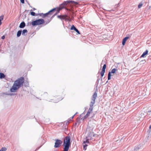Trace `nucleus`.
Segmentation results:
<instances>
[{
    "mask_svg": "<svg viewBox=\"0 0 151 151\" xmlns=\"http://www.w3.org/2000/svg\"><path fill=\"white\" fill-rule=\"evenodd\" d=\"M24 82V78L21 77L15 81L12 86L11 88L10 91L12 92H15L21 87Z\"/></svg>",
    "mask_w": 151,
    "mask_h": 151,
    "instance_id": "nucleus-1",
    "label": "nucleus"
},
{
    "mask_svg": "<svg viewBox=\"0 0 151 151\" xmlns=\"http://www.w3.org/2000/svg\"><path fill=\"white\" fill-rule=\"evenodd\" d=\"M71 144V139L70 136H67L64 139L63 144V151H68Z\"/></svg>",
    "mask_w": 151,
    "mask_h": 151,
    "instance_id": "nucleus-2",
    "label": "nucleus"
},
{
    "mask_svg": "<svg viewBox=\"0 0 151 151\" xmlns=\"http://www.w3.org/2000/svg\"><path fill=\"white\" fill-rule=\"evenodd\" d=\"M45 23L44 20L42 19H36L33 20L30 23L32 26L34 27L37 25L42 24Z\"/></svg>",
    "mask_w": 151,
    "mask_h": 151,
    "instance_id": "nucleus-3",
    "label": "nucleus"
},
{
    "mask_svg": "<svg viewBox=\"0 0 151 151\" xmlns=\"http://www.w3.org/2000/svg\"><path fill=\"white\" fill-rule=\"evenodd\" d=\"M71 3L73 4H78V3L76 1L72 0H67L63 1L62 3L61 4L59 5V6L60 7H61V9H63L65 8V6H66Z\"/></svg>",
    "mask_w": 151,
    "mask_h": 151,
    "instance_id": "nucleus-4",
    "label": "nucleus"
},
{
    "mask_svg": "<svg viewBox=\"0 0 151 151\" xmlns=\"http://www.w3.org/2000/svg\"><path fill=\"white\" fill-rule=\"evenodd\" d=\"M55 141L54 147L55 148H58L60 147L63 143V142L60 139H55Z\"/></svg>",
    "mask_w": 151,
    "mask_h": 151,
    "instance_id": "nucleus-5",
    "label": "nucleus"
},
{
    "mask_svg": "<svg viewBox=\"0 0 151 151\" xmlns=\"http://www.w3.org/2000/svg\"><path fill=\"white\" fill-rule=\"evenodd\" d=\"M106 64H104L103 66L102 70L100 72V74L101 75V81H102V77L104 76V73H105V69L106 68Z\"/></svg>",
    "mask_w": 151,
    "mask_h": 151,
    "instance_id": "nucleus-6",
    "label": "nucleus"
},
{
    "mask_svg": "<svg viewBox=\"0 0 151 151\" xmlns=\"http://www.w3.org/2000/svg\"><path fill=\"white\" fill-rule=\"evenodd\" d=\"M143 145V144H140L137 146L135 147L134 149V151H137L139 150L142 149Z\"/></svg>",
    "mask_w": 151,
    "mask_h": 151,
    "instance_id": "nucleus-7",
    "label": "nucleus"
},
{
    "mask_svg": "<svg viewBox=\"0 0 151 151\" xmlns=\"http://www.w3.org/2000/svg\"><path fill=\"white\" fill-rule=\"evenodd\" d=\"M97 93L96 92H95L93 95L92 98H91L92 101L95 102V100L96 97H97Z\"/></svg>",
    "mask_w": 151,
    "mask_h": 151,
    "instance_id": "nucleus-8",
    "label": "nucleus"
},
{
    "mask_svg": "<svg viewBox=\"0 0 151 151\" xmlns=\"http://www.w3.org/2000/svg\"><path fill=\"white\" fill-rule=\"evenodd\" d=\"M63 99L62 98H58V99L55 100V99H50V100H48V101L50 102H54L55 103H57L59 102L61 100Z\"/></svg>",
    "mask_w": 151,
    "mask_h": 151,
    "instance_id": "nucleus-9",
    "label": "nucleus"
},
{
    "mask_svg": "<svg viewBox=\"0 0 151 151\" xmlns=\"http://www.w3.org/2000/svg\"><path fill=\"white\" fill-rule=\"evenodd\" d=\"M129 38V37H126L124 38L122 40V45L124 46L125 45V43L126 42V41Z\"/></svg>",
    "mask_w": 151,
    "mask_h": 151,
    "instance_id": "nucleus-10",
    "label": "nucleus"
},
{
    "mask_svg": "<svg viewBox=\"0 0 151 151\" xmlns=\"http://www.w3.org/2000/svg\"><path fill=\"white\" fill-rule=\"evenodd\" d=\"M26 26V24L24 21H22L20 24L19 27L20 28H24Z\"/></svg>",
    "mask_w": 151,
    "mask_h": 151,
    "instance_id": "nucleus-11",
    "label": "nucleus"
},
{
    "mask_svg": "<svg viewBox=\"0 0 151 151\" xmlns=\"http://www.w3.org/2000/svg\"><path fill=\"white\" fill-rule=\"evenodd\" d=\"M148 51L147 50H146L145 52H143L142 54L140 56V58H144L145 56L148 54Z\"/></svg>",
    "mask_w": 151,
    "mask_h": 151,
    "instance_id": "nucleus-12",
    "label": "nucleus"
},
{
    "mask_svg": "<svg viewBox=\"0 0 151 151\" xmlns=\"http://www.w3.org/2000/svg\"><path fill=\"white\" fill-rule=\"evenodd\" d=\"M93 133L94 132H91L88 133V137L90 138V140L93 139Z\"/></svg>",
    "mask_w": 151,
    "mask_h": 151,
    "instance_id": "nucleus-13",
    "label": "nucleus"
},
{
    "mask_svg": "<svg viewBox=\"0 0 151 151\" xmlns=\"http://www.w3.org/2000/svg\"><path fill=\"white\" fill-rule=\"evenodd\" d=\"M62 17H65V20L70 21L71 20L70 19H68L69 18V17L67 15L65 14L62 15Z\"/></svg>",
    "mask_w": 151,
    "mask_h": 151,
    "instance_id": "nucleus-14",
    "label": "nucleus"
},
{
    "mask_svg": "<svg viewBox=\"0 0 151 151\" xmlns=\"http://www.w3.org/2000/svg\"><path fill=\"white\" fill-rule=\"evenodd\" d=\"M56 8H53L48 12L49 15H51L55 11Z\"/></svg>",
    "mask_w": 151,
    "mask_h": 151,
    "instance_id": "nucleus-15",
    "label": "nucleus"
},
{
    "mask_svg": "<svg viewBox=\"0 0 151 151\" xmlns=\"http://www.w3.org/2000/svg\"><path fill=\"white\" fill-rule=\"evenodd\" d=\"M117 69L115 68H114L111 70V71H109V73H110V74H111V73L114 74L116 73V71H117Z\"/></svg>",
    "mask_w": 151,
    "mask_h": 151,
    "instance_id": "nucleus-16",
    "label": "nucleus"
},
{
    "mask_svg": "<svg viewBox=\"0 0 151 151\" xmlns=\"http://www.w3.org/2000/svg\"><path fill=\"white\" fill-rule=\"evenodd\" d=\"M27 29H24L22 31V35L24 36H26L27 35Z\"/></svg>",
    "mask_w": 151,
    "mask_h": 151,
    "instance_id": "nucleus-17",
    "label": "nucleus"
},
{
    "mask_svg": "<svg viewBox=\"0 0 151 151\" xmlns=\"http://www.w3.org/2000/svg\"><path fill=\"white\" fill-rule=\"evenodd\" d=\"M22 32V30L20 29L18 31L17 33V37H19L21 35Z\"/></svg>",
    "mask_w": 151,
    "mask_h": 151,
    "instance_id": "nucleus-18",
    "label": "nucleus"
},
{
    "mask_svg": "<svg viewBox=\"0 0 151 151\" xmlns=\"http://www.w3.org/2000/svg\"><path fill=\"white\" fill-rule=\"evenodd\" d=\"M56 8L55 11H56V12L57 13V14L60 12V10L61 9V7H60L59 6V7L55 8Z\"/></svg>",
    "mask_w": 151,
    "mask_h": 151,
    "instance_id": "nucleus-19",
    "label": "nucleus"
},
{
    "mask_svg": "<svg viewBox=\"0 0 151 151\" xmlns=\"http://www.w3.org/2000/svg\"><path fill=\"white\" fill-rule=\"evenodd\" d=\"M5 77V74L3 73H0V79H2L3 78H4Z\"/></svg>",
    "mask_w": 151,
    "mask_h": 151,
    "instance_id": "nucleus-20",
    "label": "nucleus"
},
{
    "mask_svg": "<svg viewBox=\"0 0 151 151\" xmlns=\"http://www.w3.org/2000/svg\"><path fill=\"white\" fill-rule=\"evenodd\" d=\"M30 14L32 16H38L37 14H36L34 12L32 11V10L30 11Z\"/></svg>",
    "mask_w": 151,
    "mask_h": 151,
    "instance_id": "nucleus-21",
    "label": "nucleus"
},
{
    "mask_svg": "<svg viewBox=\"0 0 151 151\" xmlns=\"http://www.w3.org/2000/svg\"><path fill=\"white\" fill-rule=\"evenodd\" d=\"M147 116L148 117H151V110H149L147 111Z\"/></svg>",
    "mask_w": 151,
    "mask_h": 151,
    "instance_id": "nucleus-22",
    "label": "nucleus"
},
{
    "mask_svg": "<svg viewBox=\"0 0 151 151\" xmlns=\"http://www.w3.org/2000/svg\"><path fill=\"white\" fill-rule=\"evenodd\" d=\"M24 86L26 87H28L29 86V83L28 81H24Z\"/></svg>",
    "mask_w": 151,
    "mask_h": 151,
    "instance_id": "nucleus-23",
    "label": "nucleus"
},
{
    "mask_svg": "<svg viewBox=\"0 0 151 151\" xmlns=\"http://www.w3.org/2000/svg\"><path fill=\"white\" fill-rule=\"evenodd\" d=\"M95 103V102L91 101L90 104V107L93 108V106Z\"/></svg>",
    "mask_w": 151,
    "mask_h": 151,
    "instance_id": "nucleus-24",
    "label": "nucleus"
},
{
    "mask_svg": "<svg viewBox=\"0 0 151 151\" xmlns=\"http://www.w3.org/2000/svg\"><path fill=\"white\" fill-rule=\"evenodd\" d=\"M97 78H98V79L96 82V84H95V85L96 86V87L97 88V86H98V84L99 83V81L100 80V78H99V77L98 76L97 77Z\"/></svg>",
    "mask_w": 151,
    "mask_h": 151,
    "instance_id": "nucleus-25",
    "label": "nucleus"
},
{
    "mask_svg": "<svg viewBox=\"0 0 151 151\" xmlns=\"http://www.w3.org/2000/svg\"><path fill=\"white\" fill-rule=\"evenodd\" d=\"M91 113L90 112H89V111H87L86 114L84 116V118L86 119L87 118L88 116H89V114Z\"/></svg>",
    "mask_w": 151,
    "mask_h": 151,
    "instance_id": "nucleus-26",
    "label": "nucleus"
},
{
    "mask_svg": "<svg viewBox=\"0 0 151 151\" xmlns=\"http://www.w3.org/2000/svg\"><path fill=\"white\" fill-rule=\"evenodd\" d=\"M76 28V27L74 26V25H73L70 28V30H75Z\"/></svg>",
    "mask_w": 151,
    "mask_h": 151,
    "instance_id": "nucleus-27",
    "label": "nucleus"
},
{
    "mask_svg": "<svg viewBox=\"0 0 151 151\" xmlns=\"http://www.w3.org/2000/svg\"><path fill=\"white\" fill-rule=\"evenodd\" d=\"M4 15H2L0 17V22H2L1 21L3 20L4 18Z\"/></svg>",
    "mask_w": 151,
    "mask_h": 151,
    "instance_id": "nucleus-28",
    "label": "nucleus"
},
{
    "mask_svg": "<svg viewBox=\"0 0 151 151\" xmlns=\"http://www.w3.org/2000/svg\"><path fill=\"white\" fill-rule=\"evenodd\" d=\"M49 15V14L48 12L46 13L43 14V16H42V17L44 18L46 17H48V15Z\"/></svg>",
    "mask_w": 151,
    "mask_h": 151,
    "instance_id": "nucleus-29",
    "label": "nucleus"
},
{
    "mask_svg": "<svg viewBox=\"0 0 151 151\" xmlns=\"http://www.w3.org/2000/svg\"><path fill=\"white\" fill-rule=\"evenodd\" d=\"M111 75L110 74V73H108V80H109L111 79Z\"/></svg>",
    "mask_w": 151,
    "mask_h": 151,
    "instance_id": "nucleus-30",
    "label": "nucleus"
},
{
    "mask_svg": "<svg viewBox=\"0 0 151 151\" xmlns=\"http://www.w3.org/2000/svg\"><path fill=\"white\" fill-rule=\"evenodd\" d=\"M88 145L87 144H85L83 145V148L84 150H86L87 149V147Z\"/></svg>",
    "mask_w": 151,
    "mask_h": 151,
    "instance_id": "nucleus-31",
    "label": "nucleus"
},
{
    "mask_svg": "<svg viewBox=\"0 0 151 151\" xmlns=\"http://www.w3.org/2000/svg\"><path fill=\"white\" fill-rule=\"evenodd\" d=\"M6 150V148L5 147H2L1 149L0 150V151H5Z\"/></svg>",
    "mask_w": 151,
    "mask_h": 151,
    "instance_id": "nucleus-32",
    "label": "nucleus"
},
{
    "mask_svg": "<svg viewBox=\"0 0 151 151\" xmlns=\"http://www.w3.org/2000/svg\"><path fill=\"white\" fill-rule=\"evenodd\" d=\"M51 21V20L49 19H48L47 21L45 22L46 23L45 25H46L48 24Z\"/></svg>",
    "mask_w": 151,
    "mask_h": 151,
    "instance_id": "nucleus-33",
    "label": "nucleus"
},
{
    "mask_svg": "<svg viewBox=\"0 0 151 151\" xmlns=\"http://www.w3.org/2000/svg\"><path fill=\"white\" fill-rule=\"evenodd\" d=\"M74 31H75L78 34H80V32L76 28Z\"/></svg>",
    "mask_w": 151,
    "mask_h": 151,
    "instance_id": "nucleus-34",
    "label": "nucleus"
},
{
    "mask_svg": "<svg viewBox=\"0 0 151 151\" xmlns=\"http://www.w3.org/2000/svg\"><path fill=\"white\" fill-rule=\"evenodd\" d=\"M87 137H86V143H89V140H90V139H87Z\"/></svg>",
    "mask_w": 151,
    "mask_h": 151,
    "instance_id": "nucleus-35",
    "label": "nucleus"
},
{
    "mask_svg": "<svg viewBox=\"0 0 151 151\" xmlns=\"http://www.w3.org/2000/svg\"><path fill=\"white\" fill-rule=\"evenodd\" d=\"M142 5V3H140L138 5V8H140Z\"/></svg>",
    "mask_w": 151,
    "mask_h": 151,
    "instance_id": "nucleus-36",
    "label": "nucleus"
},
{
    "mask_svg": "<svg viewBox=\"0 0 151 151\" xmlns=\"http://www.w3.org/2000/svg\"><path fill=\"white\" fill-rule=\"evenodd\" d=\"M93 108H89V109H88V111H89V112H91V111H92L93 110Z\"/></svg>",
    "mask_w": 151,
    "mask_h": 151,
    "instance_id": "nucleus-37",
    "label": "nucleus"
},
{
    "mask_svg": "<svg viewBox=\"0 0 151 151\" xmlns=\"http://www.w3.org/2000/svg\"><path fill=\"white\" fill-rule=\"evenodd\" d=\"M38 15H39L40 17H42V16H43V13H39L37 14Z\"/></svg>",
    "mask_w": 151,
    "mask_h": 151,
    "instance_id": "nucleus-38",
    "label": "nucleus"
},
{
    "mask_svg": "<svg viewBox=\"0 0 151 151\" xmlns=\"http://www.w3.org/2000/svg\"><path fill=\"white\" fill-rule=\"evenodd\" d=\"M81 115H80V116H79V119H82V120H83V119H85L84 118H84H81Z\"/></svg>",
    "mask_w": 151,
    "mask_h": 151,
    "instance_id": "nucleus-39",
    "label": "nucleus"
},
{
    "mask_svg": "<svg viewBox=\"0 0 151 151\" xmlns=\"http://www.w3.org/2000/svg\"><path fill=\"white\" fill-rule=\"evenodd\" d=\"M21 3L22 4L24 3V0H20Z\"/></svg>",
    "mask_w": 151,
    "mask_h": 151,
    "instance_id": "nucleus-40",
    "label": "nucleus"
},
{
    "mask_svg": "<svg viewBox=\"0 0 151 151\" xmlns=\"http://www.w3.org/2000/svg\"><path fill=\"white\" fill-rule=\"evenodd\" d=\"M74 116V115H73L71 117H70L69 118V120L70 121H71L72 120V119L73 118V117Z\"/></svg>",
    "mask_w": 151,
    "mask_h": 151,
    "instance_id": "nucleus-41",
    "label": "nucleus"
},
{
    "mask_svg": "<svg viewBox=\"0 0 151 151\" xmlns=\"http://www.w3.org/2000/svg\"><path fill=\"white\" fill-rule=\"evenodd\" d=\"M61 19H61V20H65V17H62V15H61Z\"/></svg>",
    "mask_w": 151,
    "mask_h": 151,
    "instance_id": "nucleus-42",
    "label": "nucleus"
},
{
    "mask_svg": "<svg viewBox=\"0 0 151 151\" xmlns=\"http://www.w3.org/2000/svg\"><path fill=\"white\" fill-rule=\"evenodd\" d=\"M5 37V36L4 35H3V36H2L1 37V39L2 40H4Z\"/></svg>",
    "mask_w": 151,
    "mask_h": 151,
    "instance_id": "nucleus-43",
    "label": "nucleus"
},
{
    "mask_svg": "<svg viewBox=\"0 0 151 151\" xmlns=\"http://www.w3.org/2000/svg\"><path fill=\"white\" fill-rule=\"evenodd\" d=\"M16 94L15 93H10L9 95H10V96H13L16 95Z\"/></svg>",
    "mask_w": 151,
    "mask_h": 151,
    "instance_id": "nucleus-44",
    "label": "nucleus"
},
{
    "mask_svg": "<svg viewBox=\"0 0 151 151\" xmlns=\"http://www.w3.org/2000/svg\"><path fill=\"white\" fill-rule=\"evenodd\" d=\"M54 16L53 15H52L50 18L49 19L51 20L53 19V18L54 17Z\"/></svg>",
    "mask_w": 151,
    "mask_h": 151,
    "instance_id": "nucleus-45",
    "label": "nucleus"
},
{
    "mask_svg": "<svg viewBox=\"0 0 151 151\" xmlns=\"http://www.w3.org/2000/svg\"><path fill=\"white\" fill-rule=\"evenodd\" d=\"M93 137H97V135L96 134H93Z\"/></svg>",
    "mask_w": 151,
    "mask_h": 151,
    "instance_id": "nucleus-46",
    "label": "nucleus"
},
{
    "mask_svg": "<svg viewBox=\"0 0 151 151\" xmlns=\"http://www.w3.org/2000/svg\"><path fill=\"white\" fill-rule=\"evenodd\" d=\"M41 147V146H40V147L37 148L35 150V151H36L37 150H38V149H39Z\"/></svg>",
    "mask_w": 151,
    "mask_h": 151,
    "instance_id": "nucleus-47",
    "label": "nucleus"
},
{
    "mask_svg": "<svg viewBox=\"0 0 151 151\" xmlns=\"http://www.w3.org/2000/svg\"><path fill=\"white\" fill-rule=\"evenodd\" d=\"M44 96H47V92H45L44 93Z\"/></svg>",
    "mask_w": 151,
    "mask_h": 151,
    "instance_id": "nucleus-48",
    "label": "nucleus"
},
{
    "mask_svg": "<svg viewBox=\"0 0 151 151\" xmlns=\"http://www.w3.org/2000/svg\"><path fill=\"white\" fill-rule=\"evenodd\" d=\"M61 15H58L57 16V17L58 18L60 19H61Z\"/></svg>",
    "mask_w": 151,
    "mask_h": 151,
    "instance_id": "nucleus-49",
    "label": "nucleus"
},
{
    "mask_svg": "<svg viewBox=\"0 0 151 151\" xmlns=\"http://www.w3.org/2000/svg\"><path fill=\"white\" fill-rule=\"evenodd\" d=\"M86 140L84 141V140L83 141V144H86Z\"/></svg>",
    "mask_w": 151,
    "mask_h": 151,
    "instance_id": "nucleus-50",
    "label": "nucleus"
},
{
    "mask_svg": "<svg viewBox=\"0 0 151 151\" xmlns=\"http://www.w3.org/2000/svg\"><path fill=\"white\" fill-rule=\"evenodd\" d=\"M25 1H26V2H27V3L29 5H30V4H29V2H28L27 1V0H25Z\"/></svg>",
    "mask_w": 151,
    "mask_h": 151,
    "instance_id": "nucleus-51",
    "label": "nucleus"
},
{
    "mask_svg": "<svg viewBox=\"0 0 151 151\" xmlns=\"http://www.w3.org/2000/svg\"><path fill=\"white\" fill-rule=\"evenodd\" d=\"M57 14V13H55L54 15H53L55 16V15H56Z\"/></svg>",
    "mask_w": 151,
    "mask_h": 151,
    "instance_id": "nucleus-52",
    "label": "nucleus"
},
{
    "mask_svg": "<svg viewBox=\"0 0 151 151\" xmlns=\"http://www.w3.org/2000/svg\"><path fill=\"white\" fill-rule=\"evenodd\" d=\"M149 129H151V124L150 126L149 127Z\"/></svg>",
    "mask_w": 151,
    "mask_h": 151,
    "instance_id": "nucleus-53",
    "label": "nucleus"
},
{
    "mask_svg": "<svg viewBox=\"0 0 151 151\" xmlns=\"http://www.w3.org/2000/svg\"><path fill=\"white\" fill-rule=\"evenodd\" d=\"M78 113V112H76L73 115H74V116H75Z\"/></svg>",
    "mask_w": 151,
    "mask_h": 151,
    "instance_id": "nucleus-54",
    "label": "nucleus"
},
{
    "mask_svg": "<svg viewBox=\"0 0 151 151\" xmlns=\"http://www.w3.org/2000/svg\"><path fill=\"white\" fill-rule=\"evenodd\" d=\"M2 24V22H0V26Z\"/></svg>",
    "mask_w": 151,
    "mask_h": 151,
    "instance_id": "nucleus-55",
    "label": "nucleus"
},
{
    "mask_svg": "<svg viewBox=\"0 0 151 151\" xmlns=\"http://www.w3.org/2000/svg\"><path fill=\"white\" fill-rule=\"evenodd\" d=\"M33 9L34 10H36V9L35 8H33Z\"/></svg>",
    "mask_w": 151,
    "mask_h": 151,
    "instance_id": "nucleus-56",
    "label": "nucleus"
},
{
    "mask_svg": "<svg viewBox=\"0 0 151 151\" xmlns=\"http://www.w3.org/2000/svg\"><path fill=\"white\" fill-rule=\"evenodd\" d=\"M142 62H145V60H142Z\"/></svg>",
    "mask_w": 151,
    "mask_h": 151,
    "instance_id": "nucleus-57",
    "label": "nucleus"
},
{
    "mask_svg": "<svg viewBox=\"0 0 151 151\" xmlns=\"http://www.w3.org/2000/svg\"><path fill=\"white\" fill-rule=\"evenodd\" d=\"M47 120H48V121H49V119H47Z\"/></svg>",
    "mask_w": 151,
    "mask_h": 151,
    "instance_id": "nucleus-58",
    "label": "nucleus"
},
{
    "mask_svg": "<svg viewBox=\"0 0 151 151\" xmlns=\"http://www.w3.org/2000/svg\"><path fill=\"white\" fill-rule=\"evenodd\" d=\"M122 1V0H121L120 1H120ZM122 1H124V0H122Z\"/></svg>",
    "mask_w": 151,
    "mask_h": 151,
    "instance_id": "nucleus-59",
    "label": "nucleus"
},
{
    "mask_svg": "<svg viewBox=\"0 0 151 151\" xmlns=\"http://www.w3.org/2000/svg\"><path fill=\"white\" fill-rule=\"evenodd\" d=\"M107 82H108V81H107L106 82V83H107Z\"/></svg>",
    "mask_w": 151,
    "mask_h": 151,
    "instance_id": "nucleus-60",
    "label": "nucleus"
},
{
    "mask_svg": "<svg viewBox=\"0 0 151 151\" xmlns=\"http://www.w3.org/2000/svg\"><path fill=\"white\" fill-rule=\"evenodd\" d=\"M76 124H77V123H75V125H76Z\"/></svg>",
    "mask_w": 151,
    "mask_h": 151,
    "instance_id": "nucleus-61",
    "label": "nucleus"
},
{
    "mask_svg": "<svg viewBox=\"0 0 151 151\" xmlns=\"http://www.w3.org/2000/svg\"><path fill=\"white\" fill-rule=\"evenodd\" d=\"M94 114H93V116H92V117H93L94 116Z\"/></svg>",
    "mask_w": 151,
    "mask_h": 151,
    "instance_id": "nucleus-62",
    "label": "nucleus"
}]
</instances>
